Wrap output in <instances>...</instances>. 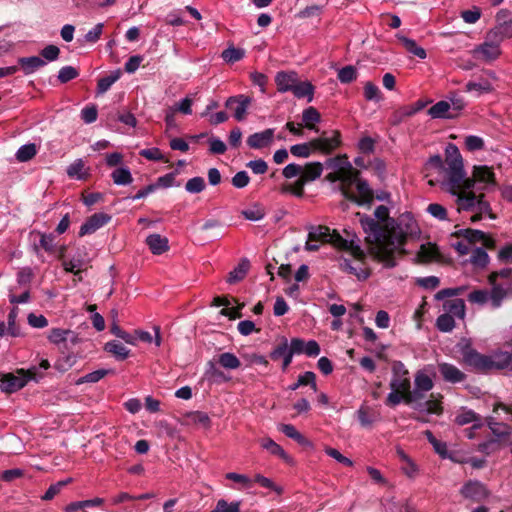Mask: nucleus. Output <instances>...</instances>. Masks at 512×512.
Segmentation results:
<instances>
[{
  "mask_svg": "<svg viewBox=\"0 0 512 512\" xmlns=\"http://www.w3.org/2000/svg\"><path fill=\"white\" fill-rule=\"evenodd\" d=\"M361 226L366 233L365 241L369 253L386 268L397 265L395 254H406L403 248L409 237L419 234V228L410 214L401 215L392 226L381 224L374 218L363 215L360 219Z\"/></svg>",
  "mask_w": 512,
  "mask_h": 512,
  "instance_id": "f257e3e1",
  "label": "nucleus"
},
{
  "mask_svg": "<svg viewBox=\"0 0 512 512\" xmlns=\"http://www.w3.org/2000/svg\"><path fill=\"white\" fill-rule=\"evenodd\" d=\"M426 168H434L443 173L441 187L449 193L458 192L460 187L472 189L476 182L496 184L493 168L486 165H475L472 177H467L460 151L452 143L445 149V162L440 155H434L429 158Z\"/></svg>",
  "mask_w": 512,
  "mask_h": 512,
  "instance_id": "f03ea898",
  "label": "nucleus"
},
{
  "mask_svg": "<svg viewBox=\"0 0 512 512\" xmlns=\"http://www.w3.org/2000/svg\"><path fill=\"white\" fill-rule=\"evenodd\" d=\"M463 362L477 372L488 373L492 370L509 369L512 372V350L500 352L494 356L480 354L469 343L460 349Z\"/></svg>",
  "mask_w": 512,
  "mask_h": 512,
  "instance_id": "7ed1b4c3",
  "label": "nucleus"
},
{
  "mask_svg": "<svg viewBox=\"0 0 512 512\" xmlns=\"http://www.w3.org/2000/svg\"><path fill=\"white\" fill-rule=\"evenodd\" d=\"M329 164L333 167H338V162H341L340 166V186L339 190L343 195V189L351 190L357 181L361 178L360 171L352 166L348 161L346 155H340L333 159H329Z\"/></svg>",
  "mask_w": 512,
  "mask_h": 512,
  "instance_id": "20e7f679",
  "label": "nucleus"
},
{
  "mask_svg": "<svg viewBox=\"0 0 512 512\" xmlns=\"http://www.w3.org/2000/svg\"><path fill=\"white\" fill-rule=\"evenodd\" d=\"M32 379V368L18 369L15 373L0 372V389L11 394L23 388Z\"/></svg>",
  "mask_w": 512,
  "mask_h": 512,
  "instance_id": "39448f33",
  "label": "nucleus"
},
{
  "mask_svg": "<svg viewBox=\"0 0 512 512\" xmlns=\"http://www.w3.org/2000/svg\"><path fill=\"white\" fill-rule=\"evenodd\" d=\"M392 378L390 380V393H396L398 396L408 392L411 388L409 371L403 362L395 360L391 366Z\"/></svg>",
  "mask_w": 512,
  "mask_h": 512,
  "instance_id": "423d86ee",
  "label": "nucleus"
},
{
  "mask_svg": "<svg viewBox=\"0 0 512 512\" xmlns=\"http://www.w3.org/2000/svg\"><path fill=\"white\" fill-rule=\"evenodd\" d=\"M354 186L356 187L357 194L352 190L345 189V191L343 190V197L346 200L357 204L358 206L370 207L374 201L375 196L368 182L360 178Z\"/></svg>",
  "mask_w": 512,
  "mask_h": 512,
  "instance_id": "0eeeda50",
  "label": "nucleus"
},
{
  "mask_svg": "<svg viewBox=\"0 0 512 512\" xmlns=\"http://www.w3.org/2000/svg\"><path fill=\"white\" fill-rule=\"evenodd\" d=\"M310 144L313 150L331 154L341 145V133L338 130H333L332 136L328 137L327 132L323 131L320 137L310 140Z\"/></svg>",
  "mask_w": 512,
  "mask_h": 512,
  "instance_id": "6e6552de",
  "label": "nucleus"
},
{
  "mask_svg": "<svg viewBox=\"0 0 512 512\" xmlns=\"http://www.w3.org/2000/svg\"><path fill=\"white\" fill-rule=\"evenodd\" d=\"M252 99L244 94L229 97L225 102V107L233 111V116L237 121H242L246 117L247 109Z\"/></svg>",
  "mask_w": 512,
  "mask_h": 512,
  "instance_id": "1a4fd4ad",
  "label": "nucleus"
},
{
  "mask_svg": "<svg viewBox=\"0 0 512 512\" xmlns=\"http://www.w3.org/2000/svg\"><path fill=\"white\" fill-rule=\"evenodd\" d=\"M460 494L466 499L479 503L488 498L490 493L481 482L470 480L462 486Z\"/></svg>",
  "mask_w": 512,
  "mask_h": 512,
  "instance_id": "9d476101",
  "label": "nucleus"
},
{
  "mask_svg": "<svg viewBox=\"0 0 512 512\" xmlns=\"http://www.w3.org/2000/svg\"><path fill=\"white\" fill-rule=\"evenodd\" d=\"M425 393V391L418 390L416 387L414 390H411V388L408 389V392L399 396L396 393H389L385 399V404L388 407H395L401 402H404L405 404H414V402L422 401L425 398Z\"/></svg>",
  "mask_w": 512,
  "mask_h": 512,
  "instance_id": "9b49d317",
  "label": "nucleus"
},
{
  "mask_svg": "<svg viewBox=\"0 0 512 512\" xmlns=\"http://www.w3.org/2000/svg\"><path fill=\"white\" fill-rule=\"evenodd\" d=\"M112 217L111 215L99 212L91 215L87 218V220L81 225L79 236H85L89 234H93L101 227L105 226L111 221Z\"/></svg>",
  "mask_w": 512,
  "mask_h": 512,
  "instance_id": "f8f14e48",
  "label": "nucleus"
},
{
  "mask_svg": "<svg viewBox=\"0 0 512 512\" xmlns=\"http://www.w3.org/2000/svg\"><path fill=\"white\" fill-rule=\"evenodd\" d=\"M452 237L463 238L469 244H475L482 242L487 248H491L494 245L493 239L488 237L483 231L466 228L460 229L452 233Z\"/></svg>",
  "mask_w": 512,
  "mask_h": 512,
  "instance_id": "ddd939ff",
  "label": "nucleus"
},
{
  "mask_svg": "<svg viewBox=\"0 0 512 512\" xmlns=\"http://www.w3.org/2000/svg\"><path fill=\"white\" fill-rule=\"evenodd\" d=\"M329 233L330 229L327 226L319 225L311 227V230L308 233L305 249L311 252L318 251L319 245L313 244V242H321L323 244L328 243Z\"/></svg>",
  "mask_w": 512,
  "mask_h": 512,
  "instance_id": "4468645a",
  "label": "nucleus"
},
{
  "mask_svg": "<svg viewBox=\"0 0 512 512\" xmlns=\"http://www.w3.org/2000/svg\"><path fill=\"white\" fill-rule=\"evenodd\" d=\"M451 194L454 196H457L458 211L475 210V207L477 205L478 196L473 191H471V189H466L465 187H460L458 192L451 193Z\"/></svg>",
  "mask_w": 512,
  "mask_h": 512,
  "instance_id": "2eb2a0df",
  "label": "nucleus"
},
{
  "mask_svg": "<svg viewBox=\"0 0 512 512\" xmlns=\"http://www.w3.org/2000/svg\"><path fill=\"white\" fill-rule=\"evenodd\" d=\"M438 371L441 374L444 381L449 383H460L466 379L465 373L458 369L455 365L450 363H439Z\"/></svg>",
  "mask_w": 512,
  "mask_h": 512,
  "instance_id": "dca6fc26",
  "label": "nucleus"
},
{
  "mask_svg": "<svg viewBox=\"0 0 512 512\" xmlns=\"http://www.w3.org/2000/svg\"><path fill=\"white\" fill-rule=\"evenodd\" d=\"M299 80L298 74L294 71H280L275 76V83L279 92H292L293 87Z\"/></svg>",
  "mask_w": 512,
  "mask_h": 512,
  "instance_id": "f3484780",
  "label": "nucleus"
},
{
  "mask_svg": "<svg viewBox=\"0 0 512 512\" xmlns=\"http://www.w3.org/2000/svg\"><path fill=\"white\" fill-rule=\"evenodd\" d=\"M500 55L499 45L494 42H484L479 45L474 50V56L477 59L485 60V61H493L497 59Z\"/></svg>",
  "mask_w": 512,
  "mask_h": 512,
  "instance_id": "a211bd4d",
  "label": "nucleus"
},
{
  "mask_svg": "<svg viewBox=\"0 0 512 512\" xmlns=\"http://www.w3.org/2000/svg\"><path fill=\"white\" fill-rule=\"evenodd\" d=\"M274 130L269 128L262 132L254 133L247 138V145L253 149L267 147L273 140Z\"/></svg>",
  "mask_w": 512,
  "mask_h": 512,
  "instance_id": "6ab92c4d",
  "label": "nucleus"
},
{
  "mask_svg": "<svg viewBox=\"0 0 512 512\" xmlns=\"http://www.w3.org/2000/svg\"><path fill=\"white\" fill-rule=\"evenodd\" d=\"M451 105L448 101H439L431 106L427 113L433 119H453L457 116V113H451Z\"/></svg>",
  "mask_w": 512,
  "mask_h": 512,
  "instance_id": "aec40b11",
  "label": "nucleus"
},
{
  "mask_svg": "<svg viewBox=\"0 0 512 512\" xmlns=\"http://www.w3.org/2000/svg\"><path fill=\"white\" fill-rule=\"evenodd\" d=\"M146 244L154 255H161L169 250L167 237L160 234H151L146 238Z\"/></svg>",
  "mask_w": 512,
  "mask_h": 512,
  "instance_id": "412c9836",
  "label": "nucleus"
},
{
  "mask_svg": "<svg viewBox=\"0 0 512 512\" xmlns=\"http://www.w3.org/2000/svg\"><path fill=\"white\" fill-rule=\"evenodd\" d=\"M279 431L303 447L312 448L313 446L312 442L299 431H297V429L292 424H281L279 426Z\"/></svg>",
  "mask_w": 512,
  "mask_h": 512,
  "instance_id": "4be33fe9",
  "label": "nucleus"
},
{
  "mask_svg": "<svg viewBox=\"0 0 512 512\" xmlns=\"http://www.w3.org/2000/svg\"><path fill=\"white\" fill-rule=\"evenodd\" d=\"M260 445L271 455L277 456L287 463H290L292 461L291 457L284 451V449L271 438H262L260 440Z\"/></svg>",
  "mask_w": 512,
  "mask_h": 512,
  "instance_id": "5701e85b",
  "label": "nucleus"
},
{
  "mask_svg": "<svg viewBox=\"0 0 512 512\" xmlns=\"http://www.w3.org/2000/svg\"><path fill=\"white\" fill-rule=\"evenodd\" d=\"M440 252L435 244H422L420 250L417 253V258L421 263H428L433 260H438Z\"/></svg>",
  "mask_w": 512,
  "mask_h": 512,
  "instance_id": "b1692460",
  "label": "nucleus"
},
{
  "mask_svg": "<svg viewBox=\"0 0 512 512\" xmlns=\"http://www.w3.org/2000/svg\"><path fill=\"white\" fill-rule=\"evenodd\" d=\"M302 120L307 129L319 132V128L316 126V123L320 122L321 115L315 107L310 106L304 109L302 113Z\"/></svg>",
  "mask_w": 512,
  "mask_h": 512,
  "instance_id": "393cba45",
  "label": "nucleus"
},
{
  "mask_svg": "<svg viewBox=\"0 0 512 512\" xmlns=\"http://www.w3.org/2000/svg\"><path fill=\"white\" fill-rule=\"evenodd\" d=\"M322 171L323 165L320 162L307 163L304 168L302 167L300 178L306 183H309L319 178Z\"/></svg>",
  "mask_w": 512,
  "mask_h": 512,
  "instance_id": "a878e982",
  "label": "nucleus"
},
{
  "mask_svg": "<svg viewBox=\"0 0 512 512\" xmlns=\"http://www.w3.org/2000/svg\"><path fill=\"white\" fill-rule=\"evenodd\" d=\"M250 268V262L247 258L241 259L239 264L228 274L227 282L234 284L243 280Z\"/></svg>",
  "mask_w": 512,
  "mask_h": 512,
  "instance_id": "bb28decb",
  "label": "nucleus"
},
{
  "mask_svg": "<svg viewBox=\"0 0 512 512\" xmlns=\"http://www.w3.org/2000/svg\"><path fill=\"white\" fill-rule=\"evenodd\" d=\"M315 87L309 81H297V84L293 87L292 93L296 98L307 97L308 102H311L314 96Z\"/></svg>",
  "mask_w": 512,
  "mask_h": 512,
  "instance_id": "cd10ccee",
  "label": "nucleus"
},
{
  "mask_svg": "<svg viewBox=\"0 0 512 512\" xmlns=\"http://www.w3.org/2000/svg\"><path fill=\"white\" fill-rule=\"evenodd\" d=\"M104 350L120 361L127 359L130 355V350L116 340L107 342L104 346Z\"/></svg>",
  "mask_w": 512,
  "mask_h": 512,
  "instance_id": "c85d7f7f",
  "label": "nucleus"
},
{
  "mask_svg": "<svg viewBox=\"0 0 512 512\" xmlns=\"http://www.w3.org/2000/svg\"><path fill=\"white\" fill-rule=\"evenodd\" d=\"M446 313L463 318L465 316V303L462 299L446 300L443 304Z\"/></svg>",
  "mask_w": 512,
  "mask_h": 512,
  "instance_id": "c756f323",
  "label": "nucleus"
},
{
  "mask_svg": "<svg viewBox=\"0 0 512 512\" xmlns=\"http://www.w3.org/2000/svg\"><path fill=\"white\" fill-rule=\"evenodd\" d=\"M77 359L78 356L73 350L67 353L62 351V356L55 363V368L61 372H65L76 364Z\"/></svg>",
  "mask_w": 512,
  "mask_h": 512,
  "instance_id": "7c9ffc66",
  "label": "nucleus"
},
{
  "mask_svg": "<svg viewBox=\"0 0 512 512\" xmlns=\"http://www.w3.org/2000/svg\"><path fill=\"white\" fill-rule=\"evenodd\" d=\"M205 376L208 380L216 383L227 382L230 379L223 371L216 367L213 361L207 362Z\"/></svg>",
  "mask_w": 512,
  "mask_h": 512,
  "instance_id": "2f4dec72",
  "label": "nucleus"
},
{
  "mask_svg": "<svg viewBox=\"0 0 512 512\" xmlns=\"http://www.w3.org/2000/svg\"><path fill=\"white\" fill-rule=\"evenodd\" d=\"M300 386H310L314 391H317L316 374L312 371H307L298 376L297 382L289 386V389L294 391Z\"/></svg>",
  "mask_w": 512,
  "mask_h": 512,
  "instance_id": "473e14b6",
  "label": "nucleus"
},
{
  "mask_svg": "<svg viewBox=\"0 0 512 512\" xmlns=\"http://www.w3.org/2000/svg\"><path fill=\"white\" fill-rule=\"evenodd\" d=\"M121 77V71L116 70L111 74L102 77L97 82V94L106 93L111 86Z\"/></svg>",
  "mask_w": 512,
  "mask_h": 512,
  "instance_id": "72a5a7b5",
  "label": "nucleus"
},
{
  "mask_svg": "<svg viewBox=\"0 0 512 512\" xmlns=\"http://www.w3.org/2000/svg\"><path fill=\"white\" fill-rule=\"evenodd\" d=\"M398 39L409 53L420 59L426 58V51L422 47H419L413 39L405 36H398Z\"/></svg>",
  "mask_w": 512,
  "mask_h": 512,
  "instance_id": "f704fd0d",
  "label": "nucleus"
},
{
  "mask_svg": "<svg viewBox=\"0 0 512 512\" xmlns=\"http://www.w3.org/2000/svg\"><path fill=\"white\" fill-rule=\"evenodd\" d=\"M340 269L344 272H347L349 274H353L357 276L360 280H365L369 277L370 273L366 269H357L352 265L351 260L349 259H343L339 263Z\"/></svg>",
  "mask_w": 512,
  "mask_h": 512,
  "instance_id": "c9c22d12",
  "label": "nucleus"
},
{
  "mask_svg": "<svg viewBox=\"0 0 512 512\" xmlns=\"http://www.w3.org/2000/svg\"><path fill=\"white\" fill-rule=\"evenodd\" d=\"M495 436L494 439L499 440L501 444L507 446L509 444V437L512 434V427L510 425L499 423L492 431Z\"/></svg>",
  "mask_w": 512,
  "mask_h": 512,
  "instance_id": "e433bc0d",
  "label": "nucleus"
},
{
  "mask_svg": "<svg viewBox=\"0 0 512 512\" xmlns=\"http://www.w3.org/2000/svg\"><path fill=\"white\" fill-rule=\"evenodd\" d=\"M114 371L111 369H98L96 371H93L91 373L86 374L85 376L79 378L76 381L77 385L83 384V383H96L105 376L109 374H113Z\"/></svg>",
  "mask_w": 512,
  "mask_h": 512,
  "instance_id": "4c0bfd02",
  "label": "nucleus"
},
{
  "mask_svg": "<svg viewBox=\"0 0 512 512\" xmlns=\"http://www.w3.org/2000/svg\"><path fill=\"white\" fill-rule=\"evenodd\" d=\"M441 399V394L435 395L434 393H431L430 398L427 401H425L426 413L441 415L443 413Z\"/></svg>",
  "mask_w": 512,
  "mask_h": 512,
  "instance_id": "58836bf2",
  "label": "nucleus"
},
{
  "mask_svg": "<svg viewBox=\"0 0 512 512\" xmlns=\"http://www.w3.org/2000/svg\"><path fill=\"white\" fill-rule=\"evenodd\" d=\"M111 177L116 185H128L133 181L130 170L124 167L115 169Z\"/></svg>",
  "mask_w": 512,
  "mask_h": 512,
  "instance_id": "ea45409f",
  "label": "nucleus"
},
{
  "mask_svg": "<svg viewBox=\"0 0 512 512\" xmlns=\"http://www.w3.org/2000/svg\"><path fill=\"white\" fill-rule=\"evenodd\" d=\"M498 38V41H502L506 38L512 37V21L507 22L505 24L497 25L493 30H491L488 34V37Z\"/></svg>",
  "mask_w": 512,
  "mask_h": 512,
  "instance_id": "a19ab883",
  "label": "nucleus"
},
{
  "mask_svg": "<svg viewBox=\"0 0 512 512\" xmlns=\"http://www.w3.org/2000/svg\"><path fill=\"white\" fill-rule=\"evenodd\" d=\"M218 363L226 369H238L241 365L240 360L230 352L222 353L218 356Z\"/></svg>",
  "mask_w": 512,
  "mask_h": 512,
  "instance_id": "79ce46f5",
  "label": "nucleus"
},
{
  "mask_svg": "<svg viewBox=\"0 0 512 512\" xmlns=\"http://www.w3.org/2000/svg\"><path fill=\"white\" fill-rule=\"evenodd\" d=\"M245 56L244 49L236 48L234 46H229L222 52L221 57L227 63H235L243 59Z\"/></svg>",
  "mask_w": 512,
  "mask_h": 512,
  "instance_id": "37998d69",
  "label": "nucleus"
},
{
  "mask_svg": "<svg viewBox=\"0 0 512 512\" xmlns=\"http://www.w3.org/2000/svg\"><path fill=\"white\" fill-rule=\"evenodd\" d=\"M357 69L353 65H347L338 71L337 78L342 84H349L357 79Z\"/></svg>",
  "mask_w": 512,
  "mask_h": 512,
  "instance_id": "c03bdc74",
  "label": "nucleus"
},
{
  "mask_svg": "<svg viewBox=\"0 0 512 512\" xmlns=\"http://www.w3.org/2000/svg\"><path fill=\"white\" fill-rule=\"evenodd\" d=\"M436 327L441 332H451L455 327L454 317L448 313L441 314L436 320Z\"/></svg>",
  "mask_w": 512,
  "mask_h": 512,
  "instance_id": "a18cd8bd",
  "label": "nucleus"
},
{
  "mask_svg": "<svg viewBox=\"0 0 512 512\" xmlns=\"http://www.w3.org/2000/svg\"><path fill=\"white\" fill-rule=\"evenodd\" d=\"M65 251H66V247L65 246H62L60 248V252H59V259L62 260V265L64 267V270L66 272H69V273H72L74 275H78L81 273V270L80 269H77L78 267H80L81 265V262L79 260H65L64 257H65Z\"/></svg>",
  "mask_w": 512,
  "mask_h": 512,
  "instance_id": "49530a36",
  "label": "nucleus"
},
{
  "mask_svg": "<svg viewBox=\"0 0 512 512\" xmlns=\"http://www.w3.org/2000/svg\"><path fill=\"white\" fill-rule=\"evenodd\" d=\"M480 421V415L470 409H463L456 417L455 423L463 426L472 422Z\"/></svg>",
  "mask_w": 512,
  "mask_h": 512,
  "instance_id": "de8ad7c7",
  "label": "nucleus"
},
{
  "mask_svg": "<svg viewBox=\"0 0 512 512\" xmlns=\"http://www.w3.org/2000/svg\"><path fill=\"white\" fill-rule=\"evenodd\" d=\"M502 447H504V445L501 444L499 440L491 438L482 443H479L477 450L485 455H490L496 451H499Z\"/></svg>",
  "mask_w": 512,
  "mask_h": 512,
  "instance_id": "09e8293b",
  "label": "nucleus"
},
{
  "mask_svg": "<svg viewBox=\"0 0 512 512\" xmlns=\"http://www.w3.org/2000/svg\"><path fill=\"white\" fill-rule=\"evenodd\" d=\"M424 434L427 437L429 443L433 446L435 452L439 454L441 457L445 458L447 456L446 443L438 440L430 430H426Z\"/></svg>",
  "mask_w": 512,
  "mask_h": 512,
  "instance_id": "8fccbe9b",
  "label": "nucleus"
},
{
  "mask_svg": "<svg viewBox=\"0 0 512 512\" xmlns=\"http://www.w3.org/2000/svg\"><path fill=\"white\" fill-rule=\"evenodd\" d=\"M414 383L418 390H423L425 392H428L433 388L432 379L422 371H418L416 373Z\"/></svg>",
  "mask_w": 512,
  "mask_h": 512,
  "instance_id": "3c124183",
  "label": "nucleus"
},
{
  "mask_svg": "<svg viewBox=\"0 0 512 512\" xmlns=\"http://www.w3.org/2000/svg\"><path fill=\"white\" fill-rule=\"evenodd\" d=\"M465 90L467 92L477 91L479 94L489 93L493 90L492 84L488 80H483L480 82L470 81L465 85Z\"/></svg>",
  "mask_w": 512,
  "mask_h": 512,
  "instance_id": "603ef678",
  "label": "nucleus"
},
{
  "mask_svg": "<svg viewBox=\"0 0 512 512\" xmlns=\"http://www.w3.org/2000/svg\"><path fill=\"white\" fill-rule=\"evenodd\" d=\"M206 187L205 181L202 177L196 176L189 179L185 184V189L187 192L192 194H197L202 192Z\"/></svg>",
  "mask_w": 512,
  "mask_h": 512,
  "instance_id": "864d4df0",
  "label": "nucleus"
},
{
  "mask_svg": "<svg viewBox=\"0 0 512 512\" xmlns=\"http://www.w3.org/2000/svg\"><path fill=\"white\" fill-rule=\"evenodd\" d=\"M492 286L493 288L489 293V299L491 300L492 306L494 308H498L501 305L502 300L507 295V291L501 286L496 285V283H494Z\"/></svg>",
  "mask_w": 512,
  "mask_h": 512,
  "instance_id": "5fc2aeb1",
  "label": "nucleus"
},
{
  "mask_svg": "<svg viewBox=\"0 0 512 512\" xmlns=\"http://www.w3.org/2000/svg\"><path fill=\"white\" fill-rule=\"evenodd\" d=\"M289 352L288 340L282 337L281 342L277 344L274 349L270 352L269 357L273 361H277L283 358Z\"/></svg>",
  "mask_w": 512,
  "mask_h": 512,
  "instance_id": "6e6d98bb",
  "label": "nucleus"
},
{
  "mask_svg": "<svg viewBox=\"0 0 512 512\" xmlns=\"http://www.w3.org/2000/svg\"><path fill=\"white\" fill-rule=\"evenodd\" d=\"M79 76V71L73 66H64L59 70L58 80L65 84Z\"/></svg>",
  "mask_w": 512,
  "mask_h": 512,
  "instance_id": "4d7b16f0",
  "label": "nucleus"
},
{
  "mask_svg": "<svg viewBox=\"0 0 512 512\" xmlns=\"http://www.w3.org/2000/svg\"><path fill=\"white\" fill-rule=\"evenodd\" d=\"M307 183L305 181H303L300 177L293 183V184H288V185H285L282 187V191L283 192H290L292 193L294 196L296 197H303L304 194H305V191H304V186L306 185Z\"/></svg>",
  "mask_w": 512,
  "mask_h": 512,
  "instance_id": "13d9d810",
  "label": "nucleus"
},
{
  "mask_svg": "<svg viewBox=\"0 0 512 512\" xmlns=\"http://www.w3.org/2000/svg\"><path fill=\"white\" fill-rule=\"evenodd\" d=\"M374 215L376 217L374 220L381 224L392 226L395 222L394 219L389 217V209L384 205L378 206L374 211Z\"/></svg>",
  "mask_w": 512,
  "mask_h": 512,
  "instance_id": "bf43d9fd",
  "label": "nucleus"
},
{
  "mask_svg": "<svg viewBox=\"0 0 512 512\" xmlns=\"http://www.w3.org/2000/svg\"><path fill=\"white\" fill-rule=\"evenodd\" d=\"M489 262V256L487 252L482 248H477L471 255V263L477 267H485Z\"/></svg>",
  "mask_w": 512,
  "mask_h": 512,
  "instance_id": "052dcab7",
  "label": "nucleus"
},
{
  "mask_svg": "<svg viewBox=\"0 0 512 512\" xmlns=\"http://www.w3.org/2000/svg\"><path fill=\"white\" fill-rule=\"evenodd\" d=\"M192 423L199 424L203 427L210 426V418L207 413L202 411H193L187 414L186 416Z\"/></svg>",
  "mask_w": 512,
  "mask_h": 512,
  "instance_id": "680f3d73",
  "label": "nucleus"
},
{
  "mask_svg": "<svg viewBox=\"0 0 512 512\" xmlns=\"http://www.w3.org/2000/svg\"><path fill=\"white\" fill-rule=\"evenodd\" d=\"M19 309L17 306H13L11 311L8 314V333L13 336L17 337L20 335L19 327L16 325V318L18 316Z\"/></svg>",
  "mask_w": 512,
  "mask_h": 512,
  "instance_id": "e2e57ef3",
  "label": "nucleus"
},
{
  "mask_svg": "<svg viewBox=\"0 0 512 512\" xmlns=\"http://www.w3.org/2000/svg\"><path fill=\"white\" fill-rule=\"evenodd\" d=\"M139 155L147 160L167 162L159 148L142 149Z\"/></svg>",
  "mask_w": 512,
  "mask_h": 512,
  "instance_id": "0e129e2a",
  "label": "nucleus"
},
{
  "mask_svg": "<svg viewBox=\"0 0 512 512\" xmlns=\"http://www.w3.org/2000/svg\"><path fill=\"white\" fill-rule=\"evenodd\" d=\"M211 512H240V502H231L229 504L226 500L220 499Z\"/></svg>",
  "mask_w": 512,
  "mask_h": 512,
  "instance_id": "69168bd1",
  "label": "nucleus"
},
{
  "mask_svg": "<svg viewBox=\"0 0 512 512\" xmlns=\"http://www.w3.org/2000/svg\"><path fill=\"white\" fill-rule=\"evenodd\" d=\"M312 146L310 141L307 143L296 144L290 147V152L296 157L308 158L311 155Z\"/></svg>",
  "mask_w": 512,
  "mask_h": 512,
  "instance_id": "338daca9",
  "label": "nucleus"
},
{
  "mask_svg": "<svg viewBox=\"0 0 512 512\" xmlns=\"http://www.w3.org/2000/svg\"><path fill=\"white\" fill-rule=\"evenodd\" d=\"M364 96L369 101H379L381 99V92L379 88L372 82L368 81L364 86Z\"/></svg>",
  "mask_w": 512,
  "mask_h": 512,
  "instance_id": "774afa93",
  "label": "nucleus"
}]
</instances>
